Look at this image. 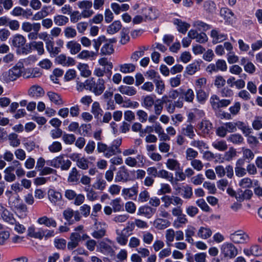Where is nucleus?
I'll list each match as a JSON object with an SVG mask.
<instances>
[{
  "label": "nucleus",
  "mask_w": 262,
  "mask_h": 262,
  "mask_svg": "<svg viewBox=\"0 0 262 262\" xmlns=\"http://www.w3.org/2000/svg\"><path fill=\"white\" fill-rule=\"evenodd\" d=\"M215 171L219 178H223L225 175L231 179L234 176L233 168L230 165H227L225 168L222 165H217L215 167Z\"/></svg>",
  "instance_id": "nucleus-7"
},
{
  "label": "nucleus",
  "mask_w": 262,
  "mask_h": 262,
  "mask_svg": "<svg viewBox=\"0 0 262 262\" xmlns=\"http://www.w3.org/2000/svg\"><path fill=\"white\" fill-rule=\"evenodd\" d=\"M23 64L18 63L13 68L3 73L1 79L2 81L8 83L16 80L21 76L22 74Z\"/></svg>",
  "instance_id": "nucleus-1"
},
{
  "label": "nucleus",
  "mask_w": 262,
  "mask_h": 262,
  "mask_svg": "<svg viewBox=\"0 0 262 262\" xmlns=\"http://www.w3.org/2000/svg\"><path fill=\"white\" fill-rule=\"evenodd\" d=\"M61 143L58 141H54L48 147V149L51 152H58L62 150Z\"/></svg>",
  "instance_id": "nucleus-56"
},
{
  "label": "nucleus",
  "mask_w": 262,
  "mask_h": 262,
  "mask_svg": "<svg viewBox=\"0 0 262 262\" xmlns=\"http://www.w3.org/2000/svg\"><path fill=\"white\" fill-rule=\"evenodd\" d=\"M182 195L185 199H190L192 195V188L189 185H185L182 188Z\"/></svg>",
  "instance_id": "nucleus-52"
},
{
  "label": "nucleus",
  "mask_w": 262,
  "mask_h": 262,
  "mask_svg": "<svg viewBox=\"0 0 262 262\" xmlns=\"http://www.w3.org/2000/svg\"><path fill=\"white\" fill-rule=\"evenodd\" d=\"M63 216L70 224L73 223V220H72L73 215H74V211L71 208H68L63 211Z\"/></svg>",
  "instance_id": "nucleus-62"
},
{
  "label": "nucleus",
  "mask_w": 262,
  "mask_h": 262,
  "mask_svg": "<svg viewBox=\"0 0 262 262\" xmlns=\"http://www.w3.org/2000/svg\"><path fill=\"white\" fill-rule=\"evenodd\" d=\"M195 228L192 226H188L186 229L185 230L186 241L188 243L193 244H194V240L192 236L194 235L195 233Z\"/></svg>",
  "instance_id": "nucleus-27"
},
{
  "label": "nucleus",
  "mask_w": 262,
  "mask_h": 262,
  "mask_svg": "<svg viewBox=\"0 0 262 262\" xmlns=\"http://www.w3.org/2000/svg\"><path fill=\"white\" fill-rule=\"evenodd\" d=\"M49 198L51 202L56 204L61 200L62 195L59 192L50 190L49 191Z\"/></svg>",
  "instance_id": "nucleus-41"
},
{
  "label": "nucleus",
  "mask_w": 262,
  "mask_h": 262,
  "mask_svg": "<svg viewBox=\"0 0 262 262\" xmlns=\"http://www.w3.org/2000/svg\"><path fill=\"white\" fill-rule=\"evenodd\" d=\"M188 36L192 39H195L196 41L203 43L207 41L208 37L205 33H199L194 30H190L188 33Z\"/></svg>",
  "instance_id": "nucleus-9"
},
{
  "label": "nucleus",
  "mask_w": 262,
  "mask_h": 262,
  "mask_svg": "<svg viewBox=\"0 0 262 262\" xmlns=\"http://www.w3.org/2000/svg\"><path fill=\"white\" fill-rule=\"evenodd\" d=\"M44 93L43 89L38 85H32L28 90V95L33 97L41 96Z\"/></svg>",
  "instance_id": "nucleus-21"
},
{
  "label": "nucleus",
  "mask_w": 262,
  "mask_h": 262,
  "mask_svg": "<svg viewBox=\"0 0 262 262\" xmlns=\"http://www.w3.org/2000/svg\"><path fill=\"white\" fill-rule=\"evenodd\" d=\"M198 127L204 136L209 135L213 128L212 123L208 120H202L198 124Z\"/></svg>",
  "instance_id": "nucleus-14"
},
{
  "label": "nucleus",
  "mask_w": 262,
  "mask_h": 262,
  "mask_svg": "<svg viewBox=\"0 0 262 262\" xmlns=\"http://www.w3.org/2000/svg\"><path fill=\"white\" fill-rule=\"evenodd\" d=\"M253 128L255 130L262 128V117L256 116L252 123Z\"/></svg>",
  "instance_id": "nucleus-64"
},
{
  "label": "nucleus",
  "mask_w": 262,
  "mask_h": 262,
  "mask_svg": "<svg viewBox=\"0 0 262 262\" xmlns=\"http://www.w3.org/2000/svg\"><path fill=\"white\" fill-rule=\"evenodd\" d=\"M143 15L145 17L149 20L155 19L158 16V12L152 8H145L142 11Z\"/></svg>",
  "instance_id": "nucleus-23"
},
{
  "label": "nucleus",
  "mask_w": 262,
  "mask_h": 262,
  "mask_svg": "<svg viewBox=\"0 0 262 262\" xmlns=\"http://www.w3.org/2000/svg\"><path fill=\"white\" fill-rule=\"evenodd\" d=\"M142 99V105L147 109L151 108L155 103L154 98L150 95L146 96Z\"/></svg>",
  "instance_id": "nucleus-44"
},
{
  "label": "nucleus",
  "mask_w": 262,
  "mask_h": 262,
  "mask_svg": "<svg viewBox=\"0 0 262 262\" xmlns=\"http://www.w3.org/2000/svg\"><path fill=\"white\" fill-rule=\"evenodd\" d=\"M26 42V38L19 34L14 35L11 39L12 46L17 49H20L24 46Z\"/></svg>",
  "instance_id": "nucleus-12"
},
{
  "label": "nucleus",
  "mask_w": 262,
  "mask_h": 262,
  "mask_svg": "<svg viewBox=\"0 0 262 262\" xmlns=\"http://www.w3.org/2000/svg\"><path fill=\"white\" fill-rule=\"evenodd\" d=\"M156 209L148 206H144L139 208L137 214L144 215L147 218H150L155 213Z\"/></svg>",
  "instance_id": "nucleus-20"
},
{
  "label": "nucleus",
  "mask_w": 262,
  "mask_h": 262,
  "mask_svg": "<svg viewBox=\"0 0 262 262\" xmlns=\"http://www.w3.org/2000/svg\"><path fill=\"white\" fill-rule=\"evenodd\" d=\"M173 23L177 26L178 30L182 34H185L189 28L190 27L189 24L179 19L174 20Z\"/></svg>",
  "instance_id": "nucleus-22"
},
{
  "label": "nucleus",
  "mask_w": 262,
  "mask_h": 262,
  "mask_svg": "<svg viewBox=\"0 0 262 262\" xmlns=\"http://www.w3.org/2000/svg\"><path fill=\"white\" fill-rule=\"evenodd\" d=\"M138 193V187L133 186L130 188H124L122 190V195L125 199H134L136 197Z\"/></svg>",
  "instance_id": "nucleus-25"
},
{
  "label": "nucleus",
  "mask_w": 262,
  "mask_h": 262,
  "mask_svg": "<svg viewBox=\"0 0 262 262\" xmlns=\"http://www.w3.org/2000/svg\"><path fill=\"white\" fill-rule=\"evenodd\" d=\"M8 139L10 145L14 147L18 146L20 144V141L18 138V135L15 133H11L8 136Z\"/></svg>",
  "instance_id": "nucleus-43"
},
{
  "label": "nucleus",
  "mask_w": 262,
  "mask_h": 262,
  "mask_svg": "<svg viewBox=\"0 0 262 262\" xmlns=\"http://www.w3.org/2000/svg\"><path fill=\"white\" fill-rule=\"evenodd\" d=\"M54 23L59 26H62L69 22V18L66 16L58 15L54 17Z\"/></svg>",
  "instance_id": "nucleus-47"
},
{
  "label": "nucleus",
  "mask_w": 262,
  "mask_h": 262,
  "mask_svg": "<svg viewBox=\"0 0 262 262\" xmlns=\"http://www.w3.org/2000/svg\"><path fill=\"white\" fill-rule=\"evenodd\" d=\"M37 222L40 225H44L48 227L55 228L57 226L56 221L54 219L48 217L47 216H43L38 218Z\"/></svg>",
  "instance_id": "nucleus-17"
},
{
  "label": "nucleus",
  "mask_w": 262,
  "mask_h": 262,
  "mask_svg": "<svg viewBox=\"0 0 262 262\" xmlns=\"http://www.w3.org/2000/svg\"><path fill=\"white\" fill-rule=\"evenodd\" d=\"M30 46L32 49L36 50L39 55H41L45 53L43 43L42 41H33L30 42Z\"/></svg>",
  "instance_id": "nucleus-36"
},
{
  "label": "nucleus",
  "mask_w": 262,
  "mask_h": 262,
  "mask_svg": "<svg viewBox=\"0 0 262 262\" xmlns=\"http://www.w3.org/2000/svg\"><path fill=\"white\" fill-rule=\"evenodd\" d=\"M204 10L209 13H214L216 9L215 4L211 1H207L204 2L203 5Z\"/></svg>",
  "instance_id": "nucleus-59"
},
{
  "label": "nucleus",
  "mask_w": 262,
  "mask_h": 262,
  "mask_svg": "<svg viewBox=\"0 0 262 262\" xmlns=\"http://www.w3.org/2000/svg\"><path fill=\"white\" fill-rule=\"evenodd\" d=\"M64 36L68 38H73L77 35V31L72 27H67L63 30Z\"/></svg>",
  "instance_id": "nucleus-51"
},
{
  "label": "nucleus",
  "mask_w": 262,
  "mask_h": 262,
  "mask_svg": "<svg viewBox=\"0 0 262 262\" xmlns=\"http://www.w3.org/2000/svg\"><path fill=\"white\" fill-rule=\"evenodd\" d=\"M96 55L97 54L93 51L83 50L78 54L77 58L83 60L90 59L92 60L95 59Z\"/></svg>",
  "instance_id": "nucleus-29"
},
{
  "label": "nucleus",
  "mask_w": 262,
  "mask_h": 262,
  "mask_svg": "<svg viewBox=\"0 0 262 262\" xmlns=\"http://www.w3.org/2000/svg\"><path fill=\"white\" fill-rule=\"evenodd\" d=\"M95 225L97 226V230L95 231L93 233L92 235L96 238H102L105 234L107 225L105 223L102 224L99 223V224H97L96 222H95Z\"/></svg>",
  "instance_id": "nucleus-15"
},
{
  "label": "nucleus",
  "mask_w": 262,
  "mask_h": 262,
  "mask_svg": "<svg viewBox=\"0 0 262 262\" xmlns=\"http://www.w3.org/2000/svg\"><path fill=\"white\" fill-rule=\"evenodd\" d=\"M21 28L22 30L26 32H30L32 30H40L41 26L40 24L38 23L31 24L30 22L26 21L22 24Z\"/></svg>",
  "instance_id": "nucleus-18"
},
{
  "label": "nucleus",
  "mask_w": 262,
  "mask_h": 262,
  "mask_svg": "<svg viewBox=\"0 0 262 262\" xmlns=\"http://www.w3.org/2000/svg\"><path fill=\"white\" fill-rule=\"evenodd\" d=\"M243 252L248 256L253 255L257 257L262 255V248L258 245H253L249 248L244 249Z\"/></svg>",
  "instance_id": "nucleus-10"
},
{
  "label": "nucleus",
  "mask_w": 262,
  "mask_h": 262,
  "mask_svg": "<svg viewBox=\"0 0 262 262\" xmlns=\"http://www.w3.org/2000/svg\"><path fill=\"white\" fill-rule=\"evenodd\" d=\"M87 90H89L96 95H100L105 89L104 81L102 78L97 79L91 78L87 79Z\"/></svg>",
  "instance_id": "nucleus-2"
},
{
  "label": "nucleus",
  "mask_w": 262,
  "mask_h": 262,
  "mask_svg": "<svg viewBox=\"0 0 262 262\" xmlns=\"http://www.w3.org/2000/svg\"><path fill=\"white\" fill-rule=\"evenodd\" d=\"M170 225L169 221L161 218H158L154 222V226L158 230L164 229L169 227Z\"/></svg>",
  "instance_id": "nucleus-28"
},
{
  "label": "nucleus",
  "mask_w": 262,
  "mask_h": 262,
  "mask_svg": "<svg viewBox=\"0 0 262 262\" xmlns=\"http://www.w3.org/2000/svg\"><path fill=\"white\" fill-rule=\"evenodd\" d=\"M229 238L233 244L246 245L250 241L248 234L242 230H238L230 234Z\"/></svg>",
  "instance_id": "nucleus-3"
},
{
  "label": "nucleus",
  "mask_w": 262,
  "mask_h": 262,
  "mask_svg": "<svg viewBox=\"0 0 262 262\" xmlns=\"http://www.w3.org/2000/svg\"><path fill=\"white\" fill-rule=\"evenodd\" d=\"M119 90L122 94H125L128 96L135 95L137 93L135 88L133 86L122 85L119 87Z\"/></svg>",
  "instance_id": "nucleus-40"
},
{
  "label": "nucleus",
  "mask_w": 262,
  "mask_h": 262,
  "mask_svg": "<svg viewBox=\"0 0 262 262\" xmlns=\"http://www.w3.org/2000/svg\"><path fill=\"white\" fill-rule=\"evenodd\" d=\"M14 167H8L4 170V179L8 182H12L15 180L16 176L13 173Z\"/></svg>",
  "instance_id": "nucleus-26"
},
{
  "label": "nucleus",
  "mask_w": 262,
  "mask_h": 262,
  "mask_svg": "<svg viewBox=\"0 0 262 262\" xmlns=\"http://www.w3.org/2000/svg\"><path fill=\"white\" fill-rule=\"evenodd\" d=\"M49 15L48 7L44 6L41 10L36 13L32 18L33 20H39L43 19Z\"/></svg>",
  "instance_id": "nucleus-38"
},
{
  "label": "nucleus",
  "mask_w": 262,
  "mask_h": 262,
  "mask_svg": "<svg viewBox=\"0 0 262 262\" xmlns=\"http://www.w3.org/2000/svg\"><path fill=\"white\" fill-rule=\"evenodd\" d=\"M211 234V229L207 227H201L197 232L198 236L202 239H207Z\"/></svg>",
  "instance_id": "nucleus-33"
},
{
  "label": "nucleus",
  "mask_w": 262,
  "mask_h": 262,
  "mask_svg": "<svg viewBox=\"0 0 262 262\" xmlns=\"http://www.w3.org/2000/svg\"><path fill=\"white\" fill-rule=\"evenodd\" d=\"M242 150L243 152V157L244 159L247 160V162H250L254 159V154L251 149L243 147Z\"/></svg>",
  "instance_id": "nucleus-50"
},
{
  "label": "nucleus",
  "mask_w": 262,
  "mask_h": 262,
  "mask_svg": "<svg viewBox=\"0 0 262 262\" xmlns=\"http://www.w3.org/2000/svg\"><path fill=\"white\" fill-rule=\"evenodd\" d=\"M167 168L170 170H177L180 168V163L174 159H168L165 163Z\"/></svg>",
  "instance_id": "nucleus-35"
},
{
  "label": "nucleus",
  "mask_w": 262,
  "mask_h": 262,
  "mask_svg": "<svg viewBox=\"0 0 262 262\" xmlns=\"http://www.w3.org/2000/svg\"><path fill=\"white\" fill-rule=\"evenodd\" d=\"M50 100L56 105L61 106L64 104V101L61 96L57 93L50 91L47 93Z\"/></svg>",
  "instance_id": "nucleus-19"
},
{
  "label": "nucleus",
  "mask_w": 262,
  "mask_h": 262,
  "mask_svg": "<svg viewBox=\"0 0 262 262\" xmlns=\"http://www.w3.org/2000/svg\"><path fill=\"white\" fill-rule=\"evenodd\" d=\"M77 69L80 72V75L83 77H88L91 75V71L88 64L79 63L77 66Z\"/></svg>",
  "instance_id": "nucleus-31"
},
{
  "label": "nucleus",
  "mask_w": 262,
  "mask_h": 262,
  "mask_svg": "<svg viewBox=\"0 0 262 262\" xmlns=\"http://www.w3.org/2000/svg\"><path fill=\"white\" fill-rule=\"evenodd\" d=\"M154 82L156 85V91L157 93L161 95L165 89V85L163 81L161 79V77L159 79L154 80Z\"/></svg>",
  "instance_id": "nucleus-53"
},
{
  "label": "nucleus",
  "mask_w": 262,
  "mask_h": 262,
  "mask_svg": "<svg viewBox=\"0 0 262 262\" xmlns=\"http://www.w3.org/2000/svg\"><path fill=\"white\" fill-rule=\"evenodd\" d=\"M212 146L215 149L220 151H224L228 148L226 141L222 140H216L212 142Z\"/></svg>",
  "instance_id": "nucleus-32"
},
{
  "label": "nucleus",
  "mask_w": 262,
  "mask_h": 262,
  "mask_svg": "<svg viewBox=\"0 0 262 262\" xmlns=\"http://www.w3.org/2000/svg\"><path fill=\"white\" fill-rule=\"evenodd\" d=\"M182 96L184 100L187 102L192 103L194 99V93L191 89H188L186 91L183 89Z\"/></svg>",
  "instance_id": "nucleus-37"
},
{
  "label": "nucleus",
  "mask_w": 262,
  "mask_h": 262,
  "mask_svg": "<svg viewBox=\"0 0 262 262\" xmlns=\"http://www.w3.org/2000/svg\"><path fill=\"white\" fill-rule=\"evenodd\" d=\"M210 102L214 110H217L220 108V100L217 95H212L210 98Z\"/></svg>",
  "instance_id": "nucleus-63"
},
{
  "label": "nucleus",
  "mask_w": 262,
  "mask_h": 262,
  "mask_svg": "<svg viewBox=\"0 0 262 262\" xmlns=\"http://www.w3.org/2000/svg\"><path fill=\"white\" fill-rule=\"evenodd\" d=\"M194 130L195 128L193 126L189 124L182 128V133L184 135L188 137L190 139H193L195 136Z\"/></svg>",
  "instance_id": "nucleus-30"
},
{
  "label": "nucleus",
  "mask_w": 262,
  "mask_h": 262,
  "mask_svg": "<svg viewBox=\"0 0 262 262\" xmlns=\"http://www.w3.org/2000/svg\"><path fill=\"white\" fill-rule=\"evenodd\" d=\"M129 174L125 166L121 167L117 172L116 176V181H126L128 179Z\"/></svg>",
  "instance_id": "nucleus-24"
},
{
  "label": "nucleus",
  "mask_w": 262,
  "mask_h": 262,
  "mask_svg": "<svg viewBox=\"0 0 262 262\" xmlns=\"http://www.w3.org/2000/svg\"><path fill=\"white\" fill-rule=\"evenodd\" d=\"M200 65L198 61H195L189 65L186 68V72L189 75H193L200 70Z\"/></svg>",
  "instance_id": "nucleus-39"
},
{
  "label": "nucleus",
  "mask_w": 262,
  "mask_h": 262,
  "mask_svg": "<svg viewBox=\"0 0 262 262\" xmlns=\"http://www.w3.org/2000/svg\"><path fill=\"white\" fill-rule=\"evenodd\" d=\"M15 207L17 212L20 214L19 217L23 218L27 216L28 209L27 206L25 204H19Z\"/></svg>",
  "instance_id": "nucleus-61"
},
{
  "label": "nucleus",
  "mask_w": 262,
  "mask_h": 262,
  "mask_svg": "<svg viewBox=\"0 0 262 262\" xmlns=\"http://www.w3.org/2000/svg\"><path fill=\"white\" fill-rule=\"evenodd\" d=\"M142 238L145 244L150 245L154 241V235L148 231H144L142 232Z\"/></svg>",
  "instance_id": "nucleus-54"
},
{
  "label": "nucleus",
  "mask_w": 262,
  "mask_h": 262,
  "mask_svg": "<svg viewBox=\"0 0 262 262\" xmlns=\"http://www.w3.org/2000/svg\"><path fill=\"white\" fill-rule=\"evenodd\" d=\"M210 36L212 39V43L213 44L221 42L227 39V34L221 33L217 29H213L211 31Z\"/></svg>",
  "instance_id": "nucleus-11"
},
{
  "label": "nucleus",
  "mask_w": 262,
  "mask_h": 262,
  "mask_svg": "<svg viewBox=\"0 0 262 262\" xmlns=\"http://www.w3.org/2000/svg\"><path fill=\"white\" fill-rule=\"evenodd\" d=\"M136 67L132 63H125L120 66V70L123 73H128L134 72Z\"/></svg>",
  "instance_id": "nucleus-55"
},
{
  "label": "nucleus",
  "mask_w": 262,
  "mask_h": 262,
  "mask_svg": "<svg viewBox=\"0 0 262 262\" xmlns=\"http://www.w3.org/2000/svg\"><path fill=\"white\" fill-rule=\"evenodd\" d=\"M47 164L56 168H60L62 170H68L72 162L69 159H64L63 155H60L52 160L48 161Z\"/></svg>",
  "instance_id": "nucleus-4"
},
{
  "label": "nucleus",
  "mask_w": 262,
  "mask_h": 262,
  "mask_svg": "<svg viewBox=\"0 0 262 262\" xmlns=\"http://www.w3.org/2000/svg\"><path fill=\"white\" fill-rule=\"evenodd\" d=\"M66 48L72 55L78 53L81 49V45L75 40H71L67 42Z\"/></svg>",
  "instance_id": "nucleus-16"
},
{
  "label": "nucleus",
  "mask_w": 262,
  "mask_h": 262,
  "mask_svg": "<svg viewBox=\"0 0 262 262\" xmlns=\"http://www.w3.org/2000/svg\"><path fill=\"white\" fill-rule=\"evenodd\" d=\"M221 252L225 258L232 259L238 254V249L232 243L226 242L221 246Z\"/></svg>",
  "instance_id": "nucleus-5"
},
{
  "label": "nucleus",
  "mask_w": 262,
  "mask_h": 262,
  "mask_svg": "<svg viewBox=\"0 0 262 262\" xmlns=\"http://www.w3.org/2000/svg\"><path fill=\"white\" fill-rule=\"evenodd\" d=\"M114 41V39H107L105 38L100 50V54L104 55L112 54L114 52L113 43Z\"/></svg>",
  "instance_id": "nucleus-8"
},
{
  "label": "nucleus",
  "mask_w": 262,
  "mask_h": 262,
  "mask_svg": "<svg viewBox=\"0 0 262 262\" xmlns=\"http://www.w3.org/2000/svg\"><path fill=\"white\" fill-rule=\"evenodd\" d=\"M91 112L96 118L98 119L102 116V110L98 102H94L93 103Z\"/></svg>",
  "instance_id": "nucleus-45"
},
{
  "label": "nucleus",
  "mask_w": 262,
  "mask_h": 262,
  "mask_svg": "<svg viewBox=\"0 0 262 262\" xmlns=\"http://www.w3.org/2000/svg\"><path fill=\"white\" fill-rule=\"evenodd\" d=\"M236 128L242 130L245 136H247L251 133L252 129L245 123L237 121L235 122Z\"/></svg>",
  "instance_id": "nucleus-34"
},
{
  "label": "nucleus",
  "mask_w": 262,
  "mask_h": 262,
  "mask_svg": "<svg viewBox=\"0 0 262 262\" xmlns=\"http://www.w3.org/2000/svg\"><path fill=\"white\" fill-rule=\"evenodd\" d=\"M100 249L101 251L105 254L112 256L113 255V250L111 245L108 243L101 242L100 244Z\"/></svg>",
  "instance_id": "nucleus-42"
},
{
  "label": "nucleus",
  "mask_w": 262,
  "mask_h": 262,
  "mask_svg": "<svg viewBox=\"0 0 262 262\" xmlns=\"http://www.w3.org/2000/svg\"><path fill=\"white\" fill-rule=\"evenodd\" d=\"M228 141L235 144H239L243 142L244 138L242 135L239 134H234L229 136Z\"/></svg>",
  "instance_id": "nucleus-48"
},
{
  "label": "nucleus",
  "mask_w": 262,
  "mask_h": 262,
  "mask_svg": "<svg viewBox=\"0 0 262 262\" xmlns=\"http://www.w3.org/2000/svg\"><path fill=\"white\" fill-rule=\"evenodd\" d=\"M157 177L163 179H165L172 183L173 182V177L172 173L165 169H161L158 171Z\"/></svg>",
  "instance_id": "nucleus-46"
},
{
  "label": "nucleus",
  "mask_w": 262,
  "mask_h": 262,
  "mask_svg": "<svg viewBox=\"0 0 262 262\" xmlns=\"http://www.w3.org/2000/svg\"><path fill=\"white\" fill-rule=\"evenodd\" d=\"M79 176L80 175L78 174L77 169L76 168L74 167L69 173L68 179V182L72 183L77 182L79 180Z\"/></svg>",
  "instance_id": "nucleus-49"
},
{
  "label": "nucleus",
  "mask_w": 262,
  "mask_h": 262,
  "mask_svg": "<svg viewBox=\"0 0 262 262\" xmlns=\"http://www.w3.org/2000/svg\"><path fill=\"white\" fill-rule=\"evenodd\" d=\"M196 98L200 103H204L207 99L208 95L202 89H196Z\"/></svg>",
  "instance_id": "nucleus-60"
},
{
  "label": "nucleus",
  "mask_w": 262,
  "mask_h": 262,
  "mask_svg": "<svg viewBox=\"0 0 262 262\" xmlns=\"http://www.w3.org/2000/svg\"><path fill=\"white\" fill-rule=\"evenodd\" d=\"M129 30L128 29L123 28L120 32V42L122 45H125L129 40V36H128Z\"/></svg>",
  "instance_id": "nucleus-57"
},
{
  "label": "nucleus",
  "mask_w": 262,
  "mask_h": 262,
  "mask_svg": "<svg viewBox=\"0 0 262 262\" xmlns=\"http://www.w3.org/2000/svg\"><path fill=\"white\" fill-rule=\"evenodd\" d=\"M188 223V220L186 216L184 214H182L179 216L177 217V220L173 222V226L176 228H179L181 227V224H186Z\"/></svg>",
  "instance_id": "nucleus-58"
},
{
  "label": "nucleus",
  "mask_w": 262,
  "mask_h": 262,
  "mask_svg": "<svg viewBox=\"0 0 262 262\" xmlns=\"http://www.w3.org/2000/svg\"><path fill=\"white\" fill-rule=\"evenodd\" d=\"M56 60L58 63L66 67L74 66L75 63V61L72 57H67L64 54H60L58 56Z\"/></svg>",
  "instance_id": "nucleus-13"
},
{
  "label": "nucleus",
  "mask_w": 262,
  "mask_h": 262,
  "mask_svg": "<svg viewBox=\"0 0 262 262\" xmlns=\"http://www.w3.org/2000/svg\"><path fill=\"white\" fill-rule=\"evenodd\" d=\"M89 238L88 235L84 232H74L71 234L70 241L68 243L67 248L69 250L76 248L81 240H85Z\"/></svg>",
  "instance_id": "nucleus-6"
}]
</instances>
